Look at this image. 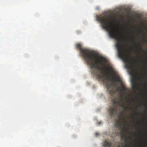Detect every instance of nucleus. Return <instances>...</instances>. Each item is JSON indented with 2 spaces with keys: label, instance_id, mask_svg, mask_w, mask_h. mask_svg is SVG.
I'll use <instances>...</instances> for the list:
<instances>
[{
  "label": "nucleus",
  "instance_id": "1",
  "mask_svg": "<svg viewBox=\"0 0 147 147\" xmlns=\"http://www.w3.org/2000/svg\"><path fill=\"white\" fill-rule=\"evenodd\" d=\"M97 20L102 24V28L106 30L108 32L110 37L116 39L117 41L116 46L117 50L118 57L121 58L126 64L127 67L131 71L132 74L133 72L134 65L131 62L129 50H125L121 45L122 40L119 37L117 32L114 28L113 24L115 20L113 19L112 15H104L96 16Z\"/></svg>",
  "mask_w": 147,
  "mask_h": 147
},
{
  "label": "nucleus",
  "instance_id": "2",
  "mask_svg": "<svg viewBox=\"0 0 147 147\" xmlns=\"http://www.w3.org/2000/svg\"><path fill=\"white\" fill-rule=\"evenodd\" d=\"M76 47L80 51L81 56L87 65L90 67L93 74L96 75L102 82H104L108 79H110L108 76L109 73L107 70L108 69L103 68L104 63L106 60L104 57L92 54V51L88 49H82L80 44H77Z\"/></svg>",
  "mask_w": 147,
  "mask_h": 147
},
{
  "label": "nucleus",
  "instance_id": "3",
  "mask_svg": "<svg viewBox=\"0 0 147 147\" xmlns=\"http://www.w3.org/2000/svg\"><path fill=\"white\" fill-rule=\"evenodd\" d=\"M115 79H113V81L115 83L116 81L119 82L122 87H117V90L120 91L121 94L118 97L116 95V91L112 87L111 84L108 82L105 83L107 91L109 94L111 100L112 102V105L110 107L109 110V113L110 117L115 115L117 112L119 106L123 109H126L127 111L129 110V108L127 106H125V104L123 103V97L125 94L127 93L129 91L128 89L125 87L124 84L120 76L118 75H116Z\"/></svg>",
  "mask_w": 147,
  "mask_h": 147
},
{
  "label": "nucleus",
  "instance_id": "4",
  "mask_svg": "<svg viewBox=\"0 0 147 147\" xmlns=\"http://www.w3.org/2000/svg\"><path fill=\"white\" fill-rule=\"evenodd\" d=\"M124 112L122 111L121 113V115L118 117L119 120H117L115 123V126L116 128H119L120 129H121V127L122 126V123L124 124H126L127 123V121L125 120V117L122 118V116L124 115Z\"/></svg>",
  "mask_w": 147,
  "mask_h": 147
},
{
  "label": "nucleus",
  "instance_id": "5",
  "mask_svg": "<svg viewBox=\"0 0 147 147\" xmlns=\"http://www.w3.org/2000/svg\"><path fill=\"white\" fill-rule=\"evenodd\" d=\"M125 131H121L120 133V137L122 139H125V144L123 146V147H134L133 145H129L127 142H128L127 139L126 137V136L124 134Z\"/></svg>",
  "mask_w": 147,
  "mask_h": 147
},
{
  "label": "nucleus",
  "instance_id": "6",
  "mask_svg": "<svg viewBox=\"0 0 147 147\" xmlns=\"http://www.w3.org/2000/svg\"><path fill=\"white\" fill-rule=\"evenodd\" d=\"M112 145L111 143L110 142L107 141L105 140L103 144V146L104 147H111Z\"/></svg>",
  "mask_w": 147,
  "mask_h": 147
},
{
  "label": "nucleus",
  "instance_id": "7",
  "mask_svg": "<svg viewBox=\"0 0 147 147\" xmlns=\"http://www.w3.org/2000/svg\"><path fill=\"white\" fill-rule=\"evenodd\" d=\"M138 47L139 49H140L141 50V51H143L142 47L140 44H138Z\"/></svg>",
  "mask_w": 147,
  "mask_h": 147
},
{
  "label": "nucleus",
  "instance_id": "8",
  "mask_svg": "<svg viewBox=\"0 0 147 147\" xmlns=\"http://www.w3.org/2000/svg\"><path fill=\"white\" fill-rule=\"evenodd\" d=\"M131 42H132L133 43V44L134 45H135L136 44V43H135V41H134V40H133V39H131Z\"/></svg>",
  "mask_w": 147,
  "mask_h": 147
},
{
  "label": "nucleus",
  "instance_id": "9",
  "mask_svg": "<svg viewBox=\"0 0 147 147\" xmlns=\"http://www.w3.org/2000/svg\"><path fill=\"white\" fill-rule=\"evenodd\" d=\"M99 135V134L98 133H96L95 134V135L96 136H98Z\"/></svg>",
  "mask_w": 147,
  "mask_h": 147
},
{
  "label": "nucleus",
  "instance_id": "10",
  "mask_svg": "<svg viewBox=\"0 0 147 147\" xmlns=\"http://www.w3.org/2000/svg\"><path fill=\"white\" fill-rule=\"evenodd\" d=\"M134 109L135 110H136V111L138 110V106L136 107Z\"/></svg>",
  "mask_w": 147,
  "mask_h": 147
},
{
  "label": "nucleus",
  "instance_id": "11",
  "mask_svg": "<svg viewBox=\"0 0 147 147\" xmlns=\"http://www.w3.org/2000/svg\"><path fill=\"white\" fill-rule=\"evenodd\" d=\"M134 115L135 116H137V114L135 112H134Z\"/></svg>",
  "mask_w": 147,
  "mask_h": 147
},
{
  "label": "nucleus",
  "instance_id": "12",
  "mask_svg": "<svg viewBox=\"0 0 147 147\" xmlns=\"http://www.w3.org/2000/svg\"><path fill=\"white\" fill-rule=\"evenodd\" d=\"M101 123H102V122H100V121L99 122H98V125H100V124Z\"/></svg>",
  "mask_w": 147,
  "mask_h": 147
},
{
  "label": "nucleus",
  "instance_id": "13",
  "mask_svg": "<svg viewBox=\"0 0 147 147\" xmlns=\"http://www.w3.org/2000/svg\"><path fill=\"white\" fill-rule=\"evenodd\" d=\"M143 40H144V41H145V42H147V40H146V39H144Z\"/></svg>",
  "mask_w": 147,
  "mask_h": 147
},
{
  "label": "nucleus",
  "instance_id": "14",
  "mask_svg": "<svg viewBox=\"0 0 147 147\" xmlns=\"http://www.w3.org/2000/svg\"><path fill=\"white\" fill-rule=\"evenodd\" d=\"M109 69L110 70H111L112 69V68H109Z\"/></svg>",
  "mask_w": 147,
  "mask_h": 147
},
{
  "label": "nucleus",
  "instance_id": "15",
  "mask_svg": "<svg viewBox=\"0 0 147 147\" xmlns=\"http://www.w3.org/2000/svg\"><path fill=\"white\" fill-rule=\"evenodd\" d=\"M129 129V127H128L127 128V130H128Z\"/></svg>",
  "mask_w": 147,
  "mask_h": 147
},
{
  "label": "nucleus",
  "instance_id": "16",
  "mask_svg": "<svg viewBox=\"0 0 147 147\" xmlns=\"http://www.w3.org/2000/svg\"><path fill=\"white\" fill-rule=\"evenodd\" d=\"M139 129H140V130H141V129H140V127H139Z\"/></svg>",
  "mask_w": 147,
  "mask_h": 147
},
{
  "label": "nucleus",
  "instance_id": "17",
  "mask_svg": "<svg viewBox=\"0 0 147 147\" xmlns=\"http://www.w3.org/2000/svg\"><path fill=\"white\" fill-rule=\"evenodd\" d=\"M115 86H116V85H115V84L114 85V86L115 87Z\"/></svg>",
  "mask_w": 147,
  "mask_h": 147
}]
</instances>
